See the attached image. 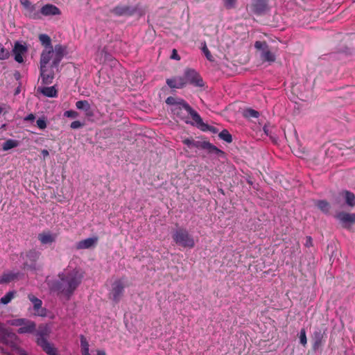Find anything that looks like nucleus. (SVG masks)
Segmentation results:
<instances>
[{
	"instance_id": "1",
	"label": "nucleus",
	"mask_w": 355,
	"mask_h": 355,
	"mask_svg": "<svg viewBox=\"0 0 355 355\" xmlns=\"http://www.w3.org/2000/svg\"><path fill=\"white\" fill-rule=\"evenodd\" d=\"M84 274L80 268H67L59 274L60 281L53 282L51 289L69 298L81 284Z\"/></svg>"
},
{
	"instance_id": "2",
	"label": "nucleus",
	"mask_w": 355,
	"mask_h": 355,
	"mask_svg": "<svg viewBox=\"0 0 355 355\" xmlns=\"http://www.w3.org/2000/svg\"><path fill=\"white\" fill-rule=\"evenodd\" d=\"M66 53V48L61 44H57L55 47L44 49L40 56V67H46L52 60L51 67L58 68Z\"/></svg>"
},
{
	"instance_id": "3",
	"label": "nucleus",
	"mask_w": 355,
	"mask_h": 355,
	"mask_svg": "<svg viewBox=\"0 0 355 355\" xmlns=\"http://www.w3.org/2000/svg\"><path fill=\"white\" fill-rule=\"evenodd\" d=\"M172 238L174 242L181 247L193 248L195 246L193 237L185 228L182 227L176 230L173 232Z\"/></svg>"
},
{
	"instance_id": "4",
	"label": "nucleus",
	"mask_w": 355,
	"mask_h": 355,
	"mask_svg": "<svg viewBox=\"0 0 355 355\" xmlns=\"http://www.w3.org/2000/svg\"><path fill=\"white\" fill-rule=\"evenodd\" d=\"M12 326L19 327L17 329L19 334H35L36 331V323L26 318H17L10 320Z\"/></svg>"
},
{
	"instance_id": "5",
	"label": "nucleus",
	"mask_w": 355,
	"mask_h": 355,
	"mask_svg": "<svg viewBox=\"0 0 355 355\" xmlns=\"http://www.w3.org/2000/svg\"><path fill=\"white\" fill-rule=\"evenodd\" d=\"M254 47L260 51L261 60L265 62H274L276 60L275 53L270 50L267 42L265 41H257L254 43Z\"/></svg>"
},
{
	"instance_id": "6",
	"label": "nucleus",
	"mask_w": 355,
	"mask_h": 355,
	"mask_svg": "<svg viewBox=\"0 0 355 355\" xmlns=\"http://www.w3.org/2000/svg\"><path fill=\"white\" fill-rule=\"evenodd\" d=\"M17 339V336L6 325L0 322V343L8 346H13Z\"/></svg>"
},
{
	"instance_id": "7",
	"label": "nucleus",
	"mask_w": 355,
	"mask_h": 355,
	"mask_svg": "<svg viewBox=\"0 0 355 355\" xmlns=\"http://www.w3.org/2000/svg\"><path fill=\"white\" fill-rule=\"evenodd\" d=\"M40 256L41 252L35 249H31L27 251L25 254V257H23L24 259V268L28 270H35L36 262L40 259Z\"/></svg>"
},
{
	"instance_id": "8",
	"label": "nucleus",
	"mask_w": 355,
	"mask_h": 355,
	"mask_svg": "<svg viewBox=\"0 0 355 355\" xmlns=\"http://www.w3.org/2000/svg\"><path fill=\"white\" fill-rule=\"evenodd\" d=\"M171 112L175 116L179 118L180 120L184 121L186 123H191L192 125H193L194 123L189 121V115L191 116V119L194 121L193 114H198L192 107L191 110L189 111L188 109L185 108L184 106L182 105H180L178 107H172Z\"/></svg>"
},
{
	"instance_id": "9",
	"label": "nucleus",
	"mask_w": 355,
	"mask_h": 355,
	"mask_svg": "<svg viewBox=\"0 0 355 355\" xmlns=\"http://www.w3.org/2000/svg\"><path fill=\"white\" fill-rule=\"evenodd\" d=\"M336 218L343 228L349 230L355 225V213L340 211L337 214Z\"/></svg>"
},
{
	"instance_id": "10",
	"label": "nucleus",
	"mask_w": 355,
	"mask_h": 355,
	"mask_svg": "<svg viewBox=\"0 0 355 355\" xmlns=\"http://www.w3.org/2000/svg\"><path fill=\"white\" fill-rule=\"evenodd\" d=\"M125 284L123 279H119L114 281L112 284L110 294L112 299L115 303H118L123 295Z\"/></svg>"
},
{
	"instance_id": "11",
	"label": "nucleus",
	"mask_w": 355,
	"mask_h": 355,
	"mask_svg": "<svg viewBox=\"0 0 355 355\" xmlns=\"http://www.w3.org/2000/svg\"><path fill=\"white\" fill-rule=\"evenodd\" d=\"M28 299L31 302L33 305L34 315L40 317H46L47 315V310L46 308L42 307V301L35 297L34 295L30 293L28 295Z\"/></svg>"
},
{
	"instance_id": "12",
	"label": "nucleus",
	"mask_w": 355,
	"mask_h": 355,
	"mask_svg": "<svg viewBox=\"0 0 355 355\" xmlns=\"http://www.w3.org/2000/svg\"><path fill=\"white\" fill-rule=\"evenodd\" d=\"M184 78L187 81V83L193 85L196 87H202L203 80L200 74L194 69H187L185 70Z\"/></svg>"
},
{
	"instance_id": "13",
	"label": "nucleus",
	"mask_w": 355,
	"mask_h": 355,
	"mask_svg": "<svg viewBox=\"0 0 355 355\" xmlns=\"http://www.w3.org/2000/svg\"><path fill=\"white\" fill-rule=\"evenodd\" d=\"M54 68L51 66L50 68L47 67H40V77L42 78V83L43 85H49L53 83V80L55 77ZM58 70V68H55Z\"/></svg>"
},
{
	"instance_id": "14",
	"label": "nucleus",
	"mask_w": 355,
	"mask_h": 355,
	"mask_svg": "<svg viewBox=\"0 0 355 355\" xmlns=\"http://www.w3.org/2000/svg\"><path fill=\"white\" fill-rule=\"evenodd\" d=\"M336 201L338 204L345 202L349 207H354L355 206V196L348 191H343L338 193Z\"/></svg>"
},
{
	"instance_id": "15",
	"label": "nucleus",
	"mask_w": 355,
	"mask_h": 355,
	"mask_svg": "<svg viewBox=\"0 0 355 355\" xmlns=\"http://www.w3.org/2000/svg\"><path fill=\"white\" fill-rule=\"evenodd\" d=\"M137 7L130 6H117L112 10L116 16H132L137 11Z\"/></svg>"
},
{
	"instance_id": "16",
	"label": "nucleus",
	"mask_w": 355,
	"mask_h": 355,
	"mask_svg": "<svg viewBox=\"0 0 355 355\" xmlns=\"http://www.w3.org/2000/svg\"><path fill=\"white\" fill-rule=\"evenodd\" d=\"M268 0H252V11L258 15H263L268 10Z\"/></svg>"
},
{
	"instance_id": "17",
	"label": "nucleus",
	"mask_w": 355,
	"mask_h": 355,
	"mask_svg": "<svg viewBox=\"0 0 355 355\" xmlns=\"http://www.w3.org/2000/svg\"><path fill=\"white\" fill-rule=\"evenodd\" d=\"M194 117V123L198 128L203 132L210 131L213 133H216L218 132V129L216 127L209 125L203 122L201 116L199 114H193Z\"/></svg>"
},
{
	"instance_id": "18",
	"label": "nucleus",
	"mask_w": 355,
	"mask_h": 355,
	"mask_svg": "<svg viewBox=\"0 0 355 355\" xmlns=\"http://www.w3.org/2000/svg\"><path fill=\"white\" fill-rule=\"evenodd\" d=\"M166 82L167 85L171 89H181L187 84V81L184 76H175L168 78Z\"/></svg>"
},
{
	"instance_id": "19",
	"label": "nucleus",
	"mask_w": 355,
	"mask_h": 355,
	"mask_svg": "<svg viewBox=\"0 0 355 355\" xmlns=\"http://www.w3.org/2000/svg\"><path fill=\"white\" fill-rule=\"evenodd\" d=\"M27 51L26 46L16 42L12 49L13 54L15 55V60L18 63H22L24 62L23 55Z\"/></svg>"
},
{
	"instance_id": "20",
	"label": "nucleus",
	"mask_w": 355,
	"mask_h": 355,
	"mask_svg": "<svg viewBox=\"0 0 355 355\" xmlns=\"http://www.w3.org/2000/svg\"><path fill=\"white\" fill-rule=\"evenodd\" d=\"M166 103L167 105H172V107H178L180 105L184 106L185 108L189 111L191 110V107L182 98H176L173 96H168L166 99Z\"/></svg>"
},
{
	"instance_id": "21",
	"label": "nucleus",
	"mask_w": 355,
	"mask_h": 355,
	"mask_svg": "<svg viewBox=\"0 0 355 355\" xmlns=\"http://www.w3.org/2000/svg\"><path fill=\"white\" fill-rule=\"evenodd\" d=\"M98 241L97 237L87 238L86 239L80 241L76 243L77 250L89 249L92 247L95 246Z\"/></svg>"
},
{
	"instance_id": "22",
	"label": "nucleus",
	"mask_w": 355,
	"mask_h": 355,
	"mask_svg": "<svg viewBox=\"0 0 355 355\" xmlns=\"http://www.w3.org/2000/svg\"><path fill=\"white\" fill-rule=\"evenodd\" d=\"M40 12L45 16L59 15L61 13L60 10L57 6L52 4L44 5L42 7Z\"/></svg>"
},
{
	"instance_id": "23",
	"label": "nucleus",
	"mask_w": 355,
	"mask_h": 355,
	"mask_svg": "<svg viewBox=\"0 0 355 355\" xmlns=\"http://www.w3.org/2000/svg\"><path fill=\"white\" fill-rule=\"evenodd\" d=\"M37 238L43 245L51 244L55 242L56 235L51 234L50 232H42L38 234Z\"/></svg>"
},
{
	"instance_id": "24",
	"label": "nucleus",
	"mask_w": 355,
	"mask_h": 355,
	"mask_svg": "<svg viewBox=\"0 0 355 355\" xmlns=\"http://www.w3.org/2000/svg\"><path fill=\"white\" fill-rule=\"evenodd\" d=\"M49 333L50 331L47 326L40 325L38 328V330H36V331L35 332L37 336V344L40 343V341L41 340H47V337L49 336Z\"/></svg>"
},
{
	"instance_id": "25",
	"label": "nucleus",
	"mask_w": 355,
	"mask_h": 355,
	"mask_svg": "<svg viewBox=\"0 0 355 355\" xmlns=\"http://www.w3.org/2000/svg\"><path fill=\"white\" fill-rule=\"evenodd\" d=\"M40 343L37 344L42 350L46 352L48 355H58V352L53 345L50 343L48 340L40 341Z\"/></svg>"
},
{
	"instance_id": "26",
	"label": "nucleus",
	"mask_w": 355,
	"mask_h": 355,
	"mask_svg": "<svg viewBox=\"0 0 355 355\" xmlns=\"http://www.w3.org/2000/svg\"><path fill=\"white\" fill-rule=\"evenodd\" d=\"M37 91L42 93L44 96L50 98L57 97L58 96V91L55 86L38 88Z\"/></svg>"
},
{
	"instance_id": "27",
	"label": "nucleus",
	"mask_w": 355,
	"mask_h": 355,
	"mask_svg": "<svg viewBox=\"0 0 355 355\" xmlns=\"http://www.w3.org/2000/svg\"><path fill=\"white\" fill-rule=\"evenodd\" d=\"M17 275V273H3L1 276H0V284L9 283L16 279Z\"/></svg>"
},
{
	"instance_id": "28",
	"label": "nucleus",
	"mask_w": 355,
	"mask_h": 355,
	"mask_svg": "<svg viewBox=\"0 0 355 355\" xmlns=\"http://www.w3.org/2000/svg\"><path fill=\"white\" fill-rule=\"evenodd\" d=\"M39 40L41 44L45 47V49L53 47L51 37L48 35L40 34L39 35Z\"/></svg>"
},
{
	"instance_id": "29",
	"label": "nucleus",
	"mask_w": 355,
	"mask_h": 355,
	"mask_svg": "<svg viewBox=\"0 0 355 355\" xmlns=\"http://www.w3.org/2000/svg\"><path fill=\"white\" fill-rule=\"evenodd\" d=\"M315 205L324 213L329 212L331 208L330 204L326 200H318Z\"/></svg>"
},
{
	"instance_id": "30",
	"label": "nucleus",
	"mask_w": 355,
	"mask_h": 355,
	"mask_svg": "<svg viewBox=\"0 0 355 355\" xmlns=\"http://www.w3.org/2000/svg\"><path fill=\"white\" fill-rule=\"evenodd\" d=\"M323 338V332L321 329H316L313 334V338L314 340V346H318L320 345Z\"/></svg>"
},
{
	"instance_id": "31",
	"label": "nucleus",
	"mask_w": 355,
	"mask_h": 355,
	"mask_svg": "<svg viewBox=\"0 0 355 355\" xmlns=\"http://www.w3.org/2000/svg\"><path fill=\"white\" fill-rule=\"evenodd\" d=\"M19 144L18 141L14 139H8L3 144L2 149L5 151L17 147Z\"/></svg>"
},
{
	"instance_id": "32",
	"label": "nucleus",
	"mask_w": 355,
	"mask_h": 355,
	"mask_svg": "<svg viewBox=\"0 0 355 355\" xmlns=\"http://www.w3.org/2000/svg\"><path fill=\"white\" fill-rule=\"evenodd\" d=\"M202 147L205 149H207L209 153H214L216 154L223 153L222 150H219L217 147L209 142H204L202 145Z\"/></svg>"
},
{
	"instance_id": "33",
	"label": "nucleus",
	"mask_w": 355,
	"mask_h": 355,
	"mask_svg": "<svg viewBox=\"0 0 355 355\" xmlns=\"http://www.w3.org/2000/svg\"><path fill=\"white\" fill-rule=\"evenodd\" d=\"M76 106L78 110H83L85 112L89 111L91 106L89 102L86 100L78 101L76 103Z\"/></svg>"
},
{
	"instance_id": "34",
	"label": "nucleus",
	"mask_w": 355,
	"mask_h": 355,
	"mask_svg": "<svg viewBox=\"0 0 355 355\" xmlns=\"http://www.w3.org/2000/svg\"><path fill=\"white\" fill-rule=\"evenodd\" d=\"M218 137H220V139L224 140L225 141H226L227 143H231L232 141V135L226 129H224L223 130H222L219 133Z\"/></svg>"
},
{
	"instance_id": "35",
	"label": "nucleus",
	"mask_w": 355,
	"mask_h": 355,
	"mask_svg": "<svg viewBox=\"0 0 355 355\" xmlns=\"http://www.w3.org/2000/svg\"><path fill=\"white\" fill-rule=\"evenodd\" d=\"M15 292L9 291L3 297H2L0 300L1 303L3 304H8L14 297Z\"/></svg>"
},
{
	"instance_id": "36",
	"label": "nucleus",
	"mask_w": 355,
	"mask_h": 355,
	"mask_svg": "<svg viewBox=\"0 0 355 355\" xmlns=\"http://www.w3.org/2000/svg\"><path fill=\"white\" fill-rule=\"evenodd\" d=\"M20 3L30 12H33L35 9V5H33L29 0H20Z\"/></svg>"
},
{
	"instance_id": "37",
	"label": "nucleus",
	"mask_w": 355,
	"mask_h": 355,
	"mask_svg": "<svg viewBox=\"0 0 355 355\" xmlns=\"http://www.w3.org/2000/svg\"><path fill=\"white\" fill-rule=\"evenodd\" d=\"M244 116L248 118H258L259 113L253 109H247L245 110Z\"/></svg>"
},
{
	"instance_id": "38",
	"label": "nucleus",
	"mask_w": 355,
	"mask_h": 355,
	"mask_svg": "<svg viewBox=\"0 0 355 355\" xmlns=\"http://www.w3.org/2000/svg\"><path fill=\"white\" fill-rule=\"evenodd\" d=\"M80 346H81L82 352H85V351H89V343L87 342L86 338L83 335H81L80 336Z\"/></svg>"
},
{
	"instance_id": "39",
	"label": "nucleus",
	"mask_w": 355,
	"mask_h": 355,
	"mask_svg": "<svg viewBox=\"0 0 355 355\" xmlns=\"http://www.w3.org/2000/svg\"><path fill=\"white\" fill-rule=\"evenodd\" d=\"M10 57L9 51L0 44V60H6Z\"/></svg>"
},
{
	"instance_id": "40",
	"label": "nucleus",
	"mask_w": 355,
	"mask_h": 355,
	"mask_svg": "<svg viewBox=\"0 0 355 355\" xmlns=\"http://www.w3.org/2000/svg\"><path fill=\"white\" fill-rule=\"evenodd\" d=\"M299 338H300V343L304 346L305 347L306 343H307V338H306V331H305V329H302L300 331V335H299Z\"/></svg>"
},
{
	"instance_id": "41",
	"label": "nucleus",
	"mask_w": 355,
	"mask_h": 355,
	"mask_svg": "<svg viewBox=\"0 0 355 355\" xmlns=\"http://www.w3.org/2000/svg\"><path fill=\"white\" fill-rule=\"evenodd\" d=\"M236 0H223L224 6L227 9H232L236 7Z\"/></svg>"
},
{
	"instance_id": "42",
	"label": "nucleus",
	"mask_w": 355,
	"mask_h": 355,
	"mask_svg": "<svg viewBox=\"0 0 355 355\" xmlns=\"http://www.w3.org/2000/svg\"><path fill=\"white\" fill-rule=\"evenodd\" d=\"M183 144L187 145L189 148L198 147V142H196L193 139L187 138L182 141Z\"/></svg>"
},
{
	"instance_id": "43",
	"label": "nucleus",
	"mask_w": 355,
	"mask_h": 355,
	"mask_svg": "<svg viewBox=\"0 0 355 355\" xmlns=\"http://www.w3.org/2000/svg\"><path fill=\"white\" fill-rule=\"evenodd\" d=\"M202 51L204 53L205 55L206 56L207 59L209 61H213V57L211 54V52L208 49L206 44H204V46L202 48Z\"/></svg>"
},
{
	"instance_id": "44",
	"label": "nucleus",
	"mask_w": 355,
	"mask_h": 355,
	"mask_svg": "<svg viewBox=\"0 0 355 355\" xmlns=\"http://www.w3.org/2000/svg\"><path fill=\"white\" fill-rule=\"evenodd\" d=\"M37 125L41 129L44 130L46 128V121L44 118H40L37 120Z\"/></svg>"
},
{
	"instance_id": "45",
	"label": "nucleus",
	"mask_w": 355,
	"mask_h": 355,
	"mask_svg": "<svg viewBox=\"0 0 355 355\" xmlns=\"http://www.w3.org/2000/svg\"><path fill=\"white\" fill-rule=\"evenodd\" d=\"M64 116L68 118H76L78 116V113L74 110H70L64 112Z\"/></svg>"
},
{
	"instance_id": "46",
	"label": "nucleus",
	"mask_w": 355,
	"mask_h": 355,
	"mask_svg": "<svg viewBox=\"0 0 355 355\" xmlns=\"http://www.w3.org/2000/svg\"><path fill=\"white\" fill-rule=\"evenodd\" d=\"M83 126V124L79 121H74L70 125L71 128L73 130L78 129L80 128H82Z\"/></svg>"
},
{
	"instance_id": "47",
	"label": "nucleus",
	"mask_w": 355,
	"mask_h": 355,
	"mask_svg": "<svg viewBox=\"0 0 355 355\" xmlns=\"http://www.w3.org/2000/svg\"><path fill=\"white\" fill-rule=\"evenodd\" d=\"M171 59H174V60H180V57L178 55V51H177L176 49H173L172 54L171 55Z\"/></svg>"
},
{
	"instance_id": "48",
	"label": "nucleus",
	"mask_w": 355,
	"mask_h": 355,
	"mask_svg": "<svg viewBox=\"0 0 355 355\" xmlns=\"http://www.w3.org/2000/svg\"><path fill=\"white\" fill-rule=\"evenodd\" d=\"M312 245H313L312 238L311 236H306L305 246L307 248H309L310 246H312Z\"/></svg>"
},
{
	"instance_id": "49",
	"label": "nucleus",
	"mask_w": 355,
	"mask_h": 355,
	"mask_svg": "<svg viewBox=\"0 0 355 355\" xmlns=\"http://www.w3.org/2000/svg\"><path fill=\"white\" fill-rule=\"evenodd\" d=\"M35 119V116L33 114H29L28 116H26L24 119L25 121H34Z\"/></svg>"
},
{
	"instance_id": "50",
	"label": "nucleus",
	"mask_w": 355,
	"mask_h": 355,
	"mask_svg": "<svg viewBox=\"0 0 355 355\" xmlns=\"http://www.w3.org/2000/svg\"><path fill=\"white\" fill-rule=\"evenodd\" d=\"M42 155L44 156V157H48L49 155V153L47 150L43 149L41 151Z\"/></svg>"
},
{
	"instance_id": "51",
	"label": "nucleus",
	"mask_w": 355,
	"mask_h": 355,
	"mask_svg": "<svg viewBox=\"0 0 355 355\" xmlns=\"http://www.w3.org/2000/svg\"><path fill=\"white\" fill-rule=\"evenodd\" d=\"M97 355H106V354L103 350H98Z\"/></svg>"
},
{
	"instance_id": "52",
	"label": "nucleus",
	"mask_w": 355,
	"mask_h": 355,
	"mask_svg": "<svg viewBox=\"0 0 355 355\" xmlns=\"http://www.w3.org/2000/svg\"><path fill=\"white\" fill-rule=\"evenodd\" d=\"M83 355H91L89 352V351H85L82 352Z\"/></svg>"
},
{
	"instance_id": "53",
	"label": "nucleus",
	"mask_w": 355,
	"mask_h": 355,
	"mask_svg": "<svg viewBox=\"0 0 355 355\" xmlns=\"http://www.w3.org/2000/svg\"><path fill=\"white\" fill-rule=\"evenodd\" d=\"M21 355H27L25 352L21 354Z\"/></svg>"
},
{
	"instance_id": "54",
	"label": "nucleus",
	"mask_w": 355,
	"mask_h": 355,
	"mask_svg": "<svg viewBox=\"0 0 355 355\" xmlns=\"http://www.w3.org/2000/svg\"><path fill=\"white\" fill-rule=\"evenodd\" d=\"M2 112V108L0 107V114Z\"/></svg>"
}]
</instances>
